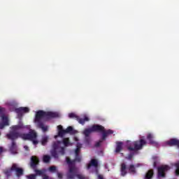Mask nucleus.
<instances>
[{"instance_id": "nucleus-8", "label": "nucleus", "mask_w": 179, "mask_h": 179, "mask_svg": "<svg viewBox=\"0 0 179 179\" xmlns=\"http://www.w3.org/2000/svg\"><path fill=\"white\" fill-rule=\"evenodd\" d=\"M170 170L169 165H162L157 168V177L158 178H165L166 173Z\"/></svg>"}, {"instance_id": "nucleus-2", "label": "nucleus", "mask_w": 179, "mask_h": 179, "mask_svg": "<svg viewBox=\"0 0 179 179\" xmlns=\"http://www.w3.org/2000/svg\"><path fill=\"white\" fill-rule=\"evenodd\" d=\"M61 141H55L52 144V150H51V155L55 159H58L60 156L65 155V148L61 147Z\"/></svg>"}, {"instance_id": "nucleus-35", "label": "nucleus", "mask_w": 179, "mask_h": 179, "mask_svg": "<svg viewBox=\"0 0 179 179\" xmlns=\"http://www.w3.org/2000/svg\"><path fill=\"white\" fill-rule=\"evenodd\" d=\"M49 171H50V173H55V171H57V166H52L49 167Z\"/></svg>"}, {"instance_id": "nucleus-12", "label": "nucleus", "mask_w": 179, "mask_h": 179, "mask_svg": "<svg viewBox=\"0 0 179 179\" xmlns=\"http://www.w3.org/2000/svg\"><path fill=\"white\" fill-rule=\"evenodd\" d=\"M92 166L96 169V174H99V169H97V167H99V161L97 159H91L90 162L87 166V170L90 169V167Z\"/></svg>"}, {"instance_id": "nucleus-31", "label": "nucleus", "mask_w": 179, "mask_h": 179, "mask_svg": "<svg viewBox=\"0 0 179 179\" xmlns=\"http://www.w3.org/2000/svg\"><path fill=\"white\" fill-rule=\"evenodd\" d=\"M129 171H130V173H132L133 174H135L136 173V171L135 169V166H134V164L129 165Z\"/></svg>"}, {"instance_id": "nucleus-21", "label": "nucleus", "mask_w": 179, "mask_h": 179, "mask_svg": "<svg viewBox=\"0 0 179 179\" xmlns=\"http://www.w3.org/2000/svg\"><path fill=\"white\" fill-rule=\"evenodd\" d=\"M66 132L67 134H71V135H75V134H78V131L74 130V129H73V127H71V126H69V127H68L66 128Z\"/></svg>"}, {"instance_id": "nucleus-18", "label": "nucleus", "mask_w": 179, "mask_h": 179, "mask_svg": "<svg viewBox=\"0 0 179 179\" xmlns=\"http://www.w3.org/2000/svg\"><path fill=\"white\" fill-rule=\"evenodd\" d=\"M120 171H121V176L122 177H125L127 176V164L125 163L121 164V168H120Z\"/></svg>"}, {"instance_id": "nucleus-23", "label": "nucleus", "mask_w": 179, "mask_h": 179, "mask_svg": "<svg viewBox=\"0 0 179 179\" xmlns=\"http://www.w3.org/2000/svg\"><path fill=\"white\" fill-rule=\"evenodd\" d=\"M155 174V173L153 172L152 169L149 170L146 174H145V179H152L153 178V175Z\"/></svg>"}, {"instance_id": "nucleus-20", "label": "nucleus", "mask_w": 179, "mask_h": 179, "mask_svg": "<svg viewBox=\"0 0 179 179\" xmlns=\"http://www.w3.org/2000/svg\"><path fill=\"white\" fill-rule=\"evenodd\" d=\"M77 121L79 122V124H81V125H85V123L89 121V117H87V116H85L84 118H80L78 116L77 117Z\"/></svg>"}, {"instance_id": "nucleus-33", "label": "nucleus", "mask_w": 179, "mask_h": 179, "mask_svg": "<svg viewBox=\"0 0 179 179\" xmlns=\"http://www.w3.org/2000/svg\"><path fill=\"white\" fill-rule=\"evenodd\" d=\"M102 133V138L101 141H106V138H107V136H108V134H107V133L106 132V129H103V131H101Z\"/></svg>"}, {"instance_id": "nucleus-43", "label": "nucleus", "mask_w": 179, "mask_h": 179, "mask_svg": "<svg viewBox=\"0 0 179 179\" xmlns=\"http://www.w3.org/2000/svg\"><path fill=\"white\" fill-rule=\"evenodd\" d=\"M57 177L59 179H62L64 177V175L62 173H57Z\"/></svg>"}, {"instance_id": "nucleus-10", "label": "nucleus", "mask_w": 179, "mask_h": 179, "mask_svg": "<svg viewBox=\"0 0 179 179\" xmlns=\"http://www.w3.org/2000/svg\"><path fill=\"white\" fill-rule=\"evenodd\" d=\"M6 138L10 141H12V142H15V141H16V139L18 138H22V134L17 131H11L9 132V134H6Z\"/></svg>"}, {"instance_id": "nucleus-16", "label": "nucleus", "mask_w": 179, "mask_h": 179, "mask_svg": "<svg viewBox=\"0 0 179 179\" xmlns=\"http://www.w3.org/2000/svg\"><path fill=\"white\" fill-rule=\"evenodd\" d=\"M91 128L92 132H103L105 129L104 127L99 124H94Z\"/></svg>"}, {"instance_id": "nucleus-29", "label": "nucleus", "mask_w": 179, "mask_h": 179, "mask_svg": "<svg viewBox=\"0 0 179 179\" xmlns=\"http://www.w3.org/2000/svg\"><path fill=\"white\" fill-rule=\"evenodd\" d=\"M175 167H176V170H175V175L178 176H179V161L178 162H176L174 164Z\"/></svg>"}, {"instance_id": "nucleus-45", "label": "nucleus", "mask_w": 179, "mask_h": 179, "mask_svg": "<svg viewBox=\"0 0 179 179\" xmlns=\"http://www.w3.org/2000/svg\"><path fill=\"white\" fill-rule=\"evenodd\" d=\"M98 179H104L102 175H98Z\"/></svg>"}, {"instance_id": "nucleus-15", "label": "nucleus", "mask_w": 179, "mask_h": 179, "mask_svg": "<svg viewBox=\"0 0 179 179\" xmlns=\"http://www.w3.org/2000/svg\"><path fill=\"white\" fill-rule=\"evenodd\" d=\"M30 111V109L27 107H20L15 108V113L18 114V115H23V113H29Z\"/></svg>"}, {"instance_id": "nucleus-41", "label": "nucleus", "mask_w": 179, "mask_h": 179, "mask_svg": "<svg viewBox=\"0 0 179 179\" xmlns=\"http://www.w3.org/2000/svg\"><path fill=\"white\" fill-rule=\"evenodd\" d=\"M147 139H148V141L149 139H153V135H152V134H148L147 135Z\"/></svg>"}, {"instance_id": "nucleus-30", "label": "nucleus", "mask_w": 179, "mask_h": 179, "mask_svg": "<svg viewBox=\"0 0 179 179\" xmlns=\"http://www.w3.org/2000/svg\"><path fill=\"white\" fill-rule=\"evenodd\" d=\"M82 148V144L78 143L76 146V149L75 150V155H79L80 153V148Z\"/></svg>"}, {"instance_id": "nucleus-7", "label": "nucleus", "mask_w": 179, "mask_h": 179, "mask_svg": "<svg viewBox=\"0 0 179 179\" xmlns=\"http://www.w3.org/2000/svg\"><path fill=\"white\" fill-rule=\"evenodd\" d=\"M75 155V159L73 160H71L69 157H66V162L69 166V169H70V167H76V162L78 163H80V162H82V155H80V154Z\"/></svg>"}, {"instance_id": "nucleus-49", "label": "nucleus", "mask_w": 179, "mask_h": 179, "mask_svg": "<svg viewBox=\"0 0 179 179\" xmlns=\"http://www.w3.org/2000/svg\"><path fill=\"white\" fill-rule=\"evenodd\" d=\"M157 164L156 163V162H154V167H156V165H157Z\"/></svg>"}, {"instance_id": "nucleus-36", "label": "nucleus", "mask_w": 179, "mask_h": 179, "mask_svg": "<svg viewBox=\"0 0 179 179\" xmlns=\"http://www.w3.org/2000/svg\"><path fill=\"white\" fill-rule=\"evenodd\" d=\"M78 117V116L76 115V114H75V113H71L69 114V118H76V120H77V117Z\"/></svg>"}, {"instance_id": "nucleus-39", "label": "nucleus", "mask_w": 179, "mask_h": 179, "mask_svg": "<svg viewBox=\"0 0 179 179\" xmlns=\"http://www.w3.org/2000/svg\"><path fill=\"white\" fill-rule=\"evenodd\" d=\"M105 132L107 134V135H111V134H114V131L111 129H108L107 131H105Z\"/></svg>"}, {"instance_id": "nucleus-6", "label": "nucleus", "mask_w": 179, "mask_h": 179, "mask_svg": "<svg viewBox=\"0 0 179 179\" xmlns=\"http://www.w3.org/2000/svg\"><path fill=\"white\" fill-rule=\"evenodd\" d=\"M40 163V159L36 156H32L31 157V162H30V166L31 169L34 170L36 176H43V171L41 170H38L37 169V166H38V164Z\"/></svg>"}, {"instance_id": "nucleus-3", "label": "nucleus", "mask_w": 179, "mask_h": 179, "mask_svg": "<svg viewBox=\"0 0 179 179\" xmlns=\"http://www.w3.org/2000/svg\"><path fill=\"white\" fill-rule=\"evenodd\" d=\"M132 145L134 147H127L128 150H129V152H138V150H142V149H143V146H146V145H148V141L145 140L144 137H141L139 140L134 141Z\"/></svg>"}, {"instance_id": "nucleus-17", "label": "nucleus", "mask_w": 179, "mask_h": 179, "mask_svg": "<svg viewBox=\"0 0 179 179\" xmlns=\"http://www.w3.org/2000/svg\"><path fill=\"white\" fill-rule=\"evenodd\" d=\"M57 129H58V135L59 136H60L61 138H64V136L65 134H66V130L64 129V127H62V125H59L57 126Z\"/></svg>"}, {"instance_id": "nucleus-40", "label": "nucleus", "mask_w": 179, "mask_h": 179, "mask_svg": "<svg viewBox=\"0 0 179 179\" xmlns=\"http://www.w3.org/2000/svg\"><path fill=\"white\" fill-rule=\"evenodd\" d=\"M149 143L150 145H155L156 143V141L153 140V138L149 139Z\"/></svg>"}, {"instance_id": "nucleus-13", "label": "nucleus", "mask_w": 179, "mask_h": 179, "mask_svg": "<svg viewBox=\"0 0 179 179\" xmlns=\"http://www.w3.org/2000/svg\"><path fill=\"white\" fill-rule=\"evenodd\" d=\"M166 145L170 147L177 146L179 148V140L177 138H171L166 142Z\"/></svg>"}, {"instance_id": "nucleus-28", "label": "nucleus", "mask_w": 179, "mask_h": 179, "mask_svg": "<svg viewBox=\"0 0 179 179\" xmlns=\"http://www.w3.org/2000/svg\"><path fill=\"white\" fill-rule=\"evenodd\" d=\"M138 153L137 152L133 151L130 152L127 157H126L127 160H132V158L134 156H135V154Z\"/></svg>"}, {"instance_id": "nucleus-37", "label": "nucleus", "mask_w": 179, "mask_h": 179, "mask_svg": "<svg viewBox=\"0 0 179 179\" xmlns=\"http://www.w3.org/2000/svg\"><path fill=\"white\" fill-rule=\"evenodd\" d=\"M27 178L28 179H36V174H30L27 176Z\"/></svg>"}, {"instance_id": "nucleus-24", "label": "nucleus", "mask_w": 179, "mask_h": 179, "mask_svg": "<svg viewBox=\"0 0 179 179\" xmlns=\"http://www.w3.org/2000/svg\"><path fill=\"white\" fill-rule=\"evenodd\" d=\"M92 132H93V130H92V127L90 129H86L84 130L83 134L87 139L89 138Z\"/></svg>"}, {"instance_id": "nucleus-46", "label": "nucleus", "mask_w": 179, "mask_h": 179, "mask_svg": "<svg viewBox=\"0 0 179 179\" xmlns=\"http://www.w3.org/2000/svg\"><path fill=\"white\" fill-rule=\"evenodd\" d=\"M43 179H49L48 176H47V175H43Z\"/></svg>"}, {"instance_id": "nucleus-38", "label": "nucleus", "mask_w": 179, "mask_h": 179, "mask_svg": "<svg viewBox=\"0 0 179 179\" xmlns=\"http://www.w3.org/2000/svg\"><path fill=\"white\" fill-rule=\"evenodd\" d=\"M101 143H103V140H99L98 142L95 143V147L100 148V146L101 145Z\"/></svg>"}, {"instance_id": "nucleus-4", "label": "nucleus", "mask_w": 179, "mask_h": 179, "mask_svg": "<svg viewBox=\"0 0 179 179\" xmlns=\"http://www.w3.org/2000/svg\"><path fill=\"white\" fill-rule=\"evenodd\" d=\"M86 179V176L82 173H79V169L78 167L70 166L68 172L66 173L67 179Z\"/></svg>"}, {"instance_id": "nucleus-1", "label": "nucleus", "mask_w": 179, "mask_h": 179, "mask_svg": "<svg viewBox=\"0 0 179 179\" xmlns=\"http://www.w3.org/2000/svg\"><path fill=\"white\" fill-rule=\"evenodd\" d=\"M45 120V116L44 113V110H38L36 113L34 122L36 124L38 128H41L43 132H47L48 131V126H45L44 121Z\"/></svg>"}, {"instance_id": "nucleus-22", "label": "nucleus", "mask_w": 179, "mask_h": 179, "mask_svg": "<svg viewBox=\"0 0 179 179\" xmlns=\"http://www.w3.org/2000/svg\"><path fill=\"white\" fill-rule=\"evenodd\" d=\"M23 128V124H17L14 125L11 127V129L13 131L16 132L17 131H20V129H22Z\"/></svg>"}, {"instance_id": "nucleus-42", "label": "nucleus", "mask_w": 179, "mask_h": 179, "mask_svg": "<svg viewBox=\"0 0 179 179\" xmlns=\"http://www.w3.org/2000/svg\"><path fill=\"white\" fill-rule=\"evenodd\" d=\"M5 127H7L5 124H3V122L0 123V129H3Z\"/></svg>"}, {"instance_id": "nucleus-47", "label": "nucleus", "mask_w": 179, "mask_h": 179, "mask_svg": "<svg viewBox=\"0 0 179 179\" xmlns=\"http://www.w3.org/2000/svg\"><path fill=\"white\" fill-rule=\"evenodd\" d=\"M3 152V148L2 147H0V155Z\"/></svg>"}, {"instance_id": "nucleus-11", "label": "nucleus", "mask_w": 179, "mask_h": 179, "mask_svg": "<svg viewBox=\"0 0 179 179\" xmlns=\"http://www.w3.org/2000/svg\"><path fill=\"white\" fill-rule=\"evenodd\" d=\"M5 108L0 107V116L2 120V122L4 124V125H6L8 127L9 125V119H8V117L5 115Z\"/></svg>"}, {"instance_id": "nucleus-19", "label": "nucleus", "mask_w": 179, "mask_h": 179, "mask_svg": "<svg viewBox=\"0 0 179 179\" xmlns=\"http://www.w3.org/2000/svg\"><path fill=\"white\" fill-rule=\"evenodd\" d=\"M122 145L123 143L121 141H118L116 143V148H115V152L120 153L121 150H122Z\"/></svg>"}, {"instance_id": "nucleus-34", "label": "nucleus", "mask_w": 179, "mask_h": 179, "mask_svg": "<svg viewBox=\"0 0 179 179\" xmlns=\"http://www.w3.org/2000/svg\"><path fill=\"white\" fill-rule=\"evenodd\" d=\"M63 143H64V146H69V138H64Z\"/></svg>"}, {"instance_id": "nucleus-27", "label": "nucleus", "mask_w": 179, "mask_h": 179, "mask_svg": "<svg viewBox=\"0 0 179 179\" xmlns=\"http://www.w3.org/2000/svg\"><path fill=\"white\" fill-rule=\"evenodd\" d=\"M51 157L50 155H43V163H50Z\"/></svg>"}, {"instance_id": "nucleus-26", "label": "nucleus", "mask_w": 179, "mask_h": 179, "mask_svg": "<svg viewBox=\"0 0 179 179\" xmlns=\"http://www.w3.org/2000/svg\"><path fill=\"white\" fill-rule=\"evenodd\" d=\"M12 167H10V169H5L3 171V173L5 174V176H6V177H10V176H12Z\"/></svg>"}, {"instance_id": "nucleus-44", "label": "nucleus", "mask_w": 179, "mask_h": 179, "mask_svg": "<svg viewBox=\"0 0 179 179\" xmlns=\"http://www.w3.org/2000/svg\"><path fill=\"white\" fill-rule=\"evenodd\" d=\"M85 141H86L87 143H89V142H90V136H89L88 138H87V137H85Z\"/></svg>"}, {"instance_id": "nucleus-9", "label": "nucleus", "mask_w": 179, "mask_h": 179, "mask_svg": "<svg viewBox=\"0 0 179 179\" xmlns=\"http://www.w3.org/2000/svg\"><path fill=\"white\" fill-rule=\"evenodd\" d=\"M12 171H15L16 177L18 178L24 174V171L20 168L17 164H13L11 166Z\"/></svg>"}, {"instance_id": "nucleus-50", "label": "nucleus", "mask_w": 179, "mask_h": 179, "mask_svg": "<svg viewBox=\"0 0 179 179\" xmlns=\"http://www.w3.org/2000/svg\"><path fill=\"white\" fill-rule=\"evenodd\" d=\"M0 135H1V132H0Z\"/></svg>"}, {"instance_id": "nucleus-48", "label": "nucleus", "mask_w": 179, "mask_h": 179, "mask_svg": "<svg viewBox=\"0 0 179 179\" xmlns=\"http://www.w3.org/2000/svg\"><path fill=\"white\" fill-rule=\"evenodd\" d=\"M24 148L26 150H29V147H27V145H25Z\"/></svg>"}, {"instance_id": "nucleus-25", "label": "nucleus", "mask_w": 179, "mask_h": 179, "mask_svg": "<svg viewBox=\"0 0 179 179\" xmlns=\"http://www.w3.org/2000/svg\"><path fill=\"white\" fill-rule=\"evenodd\" d=\"M16 149H17L16 142L12 141L11 145L10 147V150L11 153H16Z\"/></svg>"}, {"instance_id": "nucleus-32", "label": "nucleus", "mask_w": 179, "mask_h": 179, "mask_svg": "<svg viewBox=\"0 0 179 179\" xmlns=\"http://www.w3.org/2000/svg\"><path fill=\"white\" fill-rule=\"evenodd\" d=\"M48 142V136L43 137L41 140V145H43V146H45Z\"/></svg>"}, {"instance_id": "nucleus-5", "label": "nucleus", "mask_w": 179, "mask_h": 179, "mask_svg": "<svg viewBox=\"0 0 179 179\" xmlns=\"http://www.w3.org/2000/svg\"><path fill=\"white\" fill-rule=\"evenodd\" d=\"M22 139L24 141H31L34 145H37L38 141H37V133L34 130H30L28 134H22Z\"/></svg>"}, {"instance_id": "nucleus-14", "label": "nucleus", "mask_w": 179, "mask_h": 179, "mask_svg": "<svg viewBox=\"0 0 179 179\" xmlns=\"http://www.w3.org/2000/svg\"><path fill=\"white\" fill-rule=\"evenodd\" d=\"M45 120L47 121L48 120H51V118H57L58 117V113L54 112H45Z\"/></svg>"}]
</instances>
